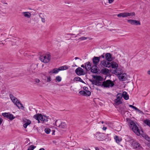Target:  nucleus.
Masks as SVG:
<instances>
[{"label": "nucleus", "mask_w": 150, "mask_h": 150, "mask_svg": "<svg viewBox=\"0 0 150 150\" xmlns=\"http://www.w3.org/2000/svg\"><path fill=\"white\" fill-rule=\"evenodd\" d=\"M129 127L138 136L140 135V131L134 122L132 120H130Z\"/></svg>", "instance_id": "f257e3e1"}, {"label": "nucleus", "mask_w": 150, "mask_h": 150, "mask_svg": "<svg viewBox=\"0 0 150 150\" xmlns=\"http://www.w3.org/2000/svg\"><path fill=\"white\" fill-rule=\"evenodd\" d=\"M131 144L133 149L135 150H143V148L140 143L136 140H133Z\"/></svg>", "instance_id": "f03ea898"}, {"label": "nucleus", "mask_w": 150, "mask_h": 150, "mask_svg": "<svg viewBox=\"0 0 150 150\" xmlns=\"http://www.w3.org/2000/svg\"><path fill=\"white\" fill-rule=\"evenodd\" d=\"M114 81L110 80H107L102 82V86L104 88H109L113 87L115 85Z\"/></svg>", "instance_id": "7ed1b4c3"}, {"label": "nucleus", "mask_w": 150, "mask_h": 150, "mask_svg": "<svg viewBox=\"0 0 150 150\" xmlns=\"http://www.w3.org/2000/svg\"><path fill=\"white\" fill-rule=\"evenodd\" d=\"M86 71H89L91 70V72L93 73L97 74H99L100 70L98 68L97 66H94V65L92 66V67L86 68Z\"/></svg>", "instance_id": "20e7f679"}, {"label": "nucleus", "mask_w": 150, "mask_h": 150, "mask_svg": "<svg viewBox=\"0 0 150 150\" xmlns=\"http://www.w3.org/2000/svg\"><path fill=\"white\" fill-rule=\"evenodd\" d=\"M50 55L49 54L46 55L40 56V60L45 63H47L49 62L50 60Z\"/></svg>", "instance_id": "39448f33"}, {"label": "nucleus", "mask_w": 150, "mask_h": 150, "mask_svg": "<svg viewBox=\"0 0 150 150\" xmlns=\"http://www.w3.org/2000/svg\"><path fill=\"white\" fill-rule=\"evenodd\" d=\"M88 88L87 87L84 86L83 87V89L85 91H81L79 92V93L81 95L84 96H89L91 94V92L88 91Z\"/></svg>", "instance_id": "423d86ee"}, {"label": "nucleus", "mask_w": 150, "mask_h": 150, "mask_svg": "<svg viewBox=\"0 0 150 150\" xmlns=\"http://www.w3.org/2000/svg\"><path fill=\"white\" fill-rule=\"evenodd\" d=\"M122 97V94L120 93H118L117 95V98L114 100L116 105H119L122 103V101L120 100Z\"/></svg>", "instance_id": "0eeeda50"}, {"label": "nucleus", "mask_w": 150, "mask_h": 150, "mask_svg": "<svg viewBox=\"0 0 150 150\" xmlns=\"http://www.w3.org/2000/svg\"><path fill=\"white\" fill-rule=\"evenodd\" d=\"M2 115L4 117L9 119L11 120H12L15 118V117L13 116V115L8 113H2Z\"/></svg>", "instance_id": "6e6552de"}, {"label": "nucleus", "mask_w": 150, "mask_h": 150, "mask_svg": "<svg viewBox=\"0 0 150 150\" xmlns=\"http://www.w3.org/2000/svg\"><path fill=\"white\" fill-rule=\"evenodd\" d=\"M105 134L103 133H97L95 134V136L98 140H102L105 138Z\"/></svg>", "instance_id": "1a4fd4ad"}, {"label": "nucleus", "mask_w": 150, "mask_h": 150, "mask_svg": "<svg viewBox=\"0 0 150 150\" xmlns=\"http://www.w3.org/2000/svg\"><path fill=\"white\" fill-rule=\"evenodd\" d=\"M117 75L119 76V79L122 81H125L126 79L125 76L127 75V74L126 73L118 72Z\"/></svg>", "instance_id": "9d476101"}, {"label": "nucleus", "mask_w": 150, "mask_h": 150, "mask_svg": "<svg viewBox=\"0 0 150 150\" xmlns=\"http://www.w3.org/2000/svg\"><path fill=\"white\" fill-rule=\"evenodd\" d=\"M127 21L132 25H137L141 24L140 22L138 21L130 19L127 20Z\"/></svg>", "instance_id": "9b49d317"}, {"label": "nucleus", "mask_w": 150, "mask_h": 150, "mask_svg": "<svg viewBox=\"0 0 150 150\" xmlns=\"http://www.w3.org/2000/svg\"><path fill=\"white\" fill-rule=\"evenodd\" d=\"M75 71L76 73L78 76L83 75L85 74L83 69L80 67L77 68Z\"/></svg>", "instance_id": "f8f14e48"}, {"label": "nucleus", "mask_w": 150, "mask_h": 150, "mask_svg": "<svg viewBox=\"0 0 150 150\" xmlns=\"http://www.w3.org/2000/svg\"><path fill=\"white\" fill-rule=\"evenodd\" d=\"M100 57H94L93 58V63L94 66H97L100 61Z\"/></svg>", "instance_id": "ddd939ff"}, {"label": "nucleus", "mask_w": 150, "mask_h": 150, "mask_svg": "<svg viewBox=\"0 0 150 150\" xmlns=\"http://www.w3.org/2000/svg\"><path fill=\"white\" fill-rule=\"evenodd\" d=\"M23 122L25 123L24 124L23 126V127L26 128L27 126L31 123V121L29 120L25 119L23 120Z\"/></svg>", "instance_id": "4468645a"}, {"label": "nucleus", "mask_w": 150, "mask_h": 150, "mask_svg": "<svg viewBox=\"0 0 150 150\" xmlns=\"http://www.w3.org/2000/svg\"><path fill=\"white\" fill-rule=\"evenodd\" d=\"M92 76L94 79H95L97 81H101L104 80V79L101 76L93 75Z\"/></svg>", "instance_id": "2eb2a0df"}, {"label": "nucleus", "mask_w": 150, "mask_h": 150, "mask_svg": "<svg viewBox=\"0 0 150 150\" xmlns=\"http://www.w3.org/2000/svg\"><path fill=\"white\" fill-rule=\"evenodd\" d=\"M109 70L108 69L105 68L101 69L100 71V70L99 74L101 73L105 75L106 74H109Z\"/></svg>", "instance_id": "dca6fc26"}, {"label": "nucleus", "mask_w": 150, "mask_h": 150, "mask_svg": "<svg viewBox=\"0 0 150 150\" xmlns=\"http://www.w3.org/2000/svg\"><path fill=\"white\" fill-rule=\"evenodd\" d=\"M126 109V107L125 106H120L119 108V110L118 111L119 112H120L122 114H124L125 113V110Z\"/></svg>", "instance_id": "f3484780"}, {"label": "nucleus", "mask_w": 150, "mask_h": 150, "mask_svg": "<svg viewBox=\"0 0 150 150\" xmlns=\"http://www.w3.org/2000/svg\"><path fill=\"white\" fill-rule=\"evenodd\" d=\"M57 122V120H56L55 121V124L56 125V126L57 127H59L60 129H65L66 127V124L64 122L61 123V124L60 125H59L58 126L56 124Z\"/></svg>", "instance_id": "a211bd4d"}, {"label": "nucleus", "mask_w": 150, "mask_h": 150, "mask_svg": "<svg viewBox=\"0 0 150 150\" xmlns=\"http://www.w3.org/2000/svg\"><path fill=\"white\" fill-rule=\"evenodd\" d=\"M17 106L19 108H21L22 109H23L24 108V107L23 106L22 104L20 102V101L18 100H16V103H15Z\"/></svg>", "instance_id": "6ab92c4d"}, {"label": "nucleus", "mask_w": 150, "mask_h": 150, "mask_svg": "<svg viewBox=\"0 0 150 150\" xmlns=\"http://www.w3.org/2000/svg\"><path fill=\"white\" fill-rule=\"evenodd\" d=\"M106 60L108 62H110L112 60L111 56L110 53H107L105 55Z\"/></svg>", "instance_id": "aec40b11"}, {"label": "nucleus", "mask_w": 150, "mask_h": 150, "mask_svg": "<svg viewBox=\"0 0 150 150\" xmlns=\"http://www.w3.org/2000/svg\"><path fill=\"white\" fill-rule=\"evenodd\" d=\"M40 120L41 121H43L44 122L48 121V118L45 115L42 116L41 114H40Z\"/></svg>", "instance_id": "412c9836"}, {"label": "nucleus", "mask_w": 150, "mask_h": 150, "mask_svg": "<svg viewBox=\"0 0 150 150\" xmlns=\"http://www.w3.org/2000/svg\"><path fill=\"white\" fill-rule=\"evenodd\" d=\"M22 14L25 17L29 18L30 17L31 13L28 12H24L22 13Z\"/></svg>", "instance_id": "4be33fe9"}, {"label": "nucleus", "mask_w": 150, "mask_h": 150, "mask_svg": "<svg viewBox=\"0 0 150 150\" xmlns=\"http://www.w3.org/2000/svg\"><path fill=\"white\" fill-rule=\"evenodd\" d=\"M122 94V97L124 98L125 100H127L129 99V96L127 94V92L124 91L123 92Z\"/></svg>", "instance_id": "5701e85b"}, {"label": "nucleus", "mask_w": 150, "mask_h": 150, "mask_svg": "<svg viewBox=\"0 0 150 150\" xmlns=\"http://www.w3.org/2000/svg\"><path fill=\"white\" fill-rule=\"evenodd\" d=\"M117 16L119 17L125 18L127 17V12L121 13L117 15Z\"/></svg>", "instance_id": "b1692460"}, {"label": "nucleus", "mask_w": 150, "mask_h": 150, "mask_svg": "<svg viewBox=\"0 0 150 150\" xmlns=\"http://www.w3.org/2000/svg\"><path fill=\"white\" fill-rule=\"evenodd\" d=\"M60 70L59 69V68H55L49 71V73L51 74H57V73L59 71H60Z\"/></svg>", "instance_id": "393cba45"}, {"label": "nucleus", "mask_w": 150, "mask_h": 150, "mask_svg": "<svg viewBox=\"0 0 150 150\" xmlns=\"http://www.w3.org/2000/svg\"><path fill=\"white\" fill-rule=\"evenodd\" d=\"M111 67L112 68L116 69L118 67V65L115 62H112L111 63Z\"/></svg>", "instance_id": "a878e982"}, {"label": "nucleus", "mask_w": 150, "mask_h": 150, "mask_svg": "<svg viewBox=\"0 0 150 150\" xmlns=\"http://www.w3.org/2000/svg\"><path fill=\"white\" fill-rule=\"evenodd\" d=\"M73 81H79L83 83H85V82L80 77L78 76L75 77L73 79Z\"/></svg>", "instance_id": "bb28decb"}, {"label": "nucleus", "mask_w": 150, "mask_h": 150, "mask_svg": "<svg viewBox=\"0 0 150 150\" xmlns=\"http://www.w3.org/2000/svg\"><path fill=\"white\" fill-rule=\"evenodd\" d=\"M114 139L115 140L116 142L118 144L122 141V138L119 137L118 136L116 135L114 137Z\"/></svg>", "instance_id": "cd10ccee"}, {"label": "nucleus", "mask_w": 150, "mask_h": 150, "mask_svg": "<svg viewBox=\"0 0 150 150\" xmlns=\"http://www.w3.org/2000/svg\"><path fill=\"white\" fill-rule=\"evenodd\" d=\"M90 67L91 68L92 67V66H91V63H90V62H88L85 63V69H86V68H89Z\"/></svg>", "instance_id": "c85d7f7f"}, {"label": "nucleus", "mask_w": 150, "mask_h": 150, "mask_svg": "<svg viewBox=\"0 0 150 150\" xmlns=\"http://www.w3.org/2000/svg\"><path fill=\"white\" fill-rule=\"evenodd\" d=\"M40 114H37L33 116V117L37 120L40 119Z\"/></svg>", "instance_id": "c756f323"}, {"label": "nucleus", "mask_w": 150, "mask_h": 150, "mask_svg": "<svg viewBox=\"0 0 150 150\" xmlns=\"http://www.w3.org/2000/svg\"><path fill=\"white\" fill-rule=\"evenodd\" d=\"M59 68V69L60 70V71H62L68 69V67L66 66H64L60 67Z\"/></svg>", "instance_id": "7c9ffc66"}, {"label": "nucleus", "mask_w": 150, "mask_h": 150, "mask_svg": "<svg viewBox=\"0 0 150 150\" xmlns=\"http://www.w3.org/2000/svg\"><path fill=\"white\" fill-rule=\"evenodd\" d=\"M36 147L35 146L32 145L28 147L27 150H33Z\"/></svg>", "instance_id": "2f4dec72"}, {"label": "nucleus", "mask_w": 150, "mask_h": 150, "mask_svg": "<svg viewBox=\"0 0 150 150\" xmlns=\"http://www.w3.org/2000/svg\"><path fill=\"white\" fill-rule=\"evenodd\" d=\"M9 96L11 100H17V99L13 96V95L11 94H9Z\"/></svg>", "instance_id": "473e14b6"}, {"label": "nucleus", "mask_w": 150, "mask_h": 150, "mask_svg": "<svg viewBox=\"0 0 150 150\" xmlns=\"http://www.w3.org/2000/svg\"><path fill=\"white\" fill-rule=\"evenodd\" d=\"M144 123L150 127V120L148 119H146L144 121Z\"/></svg>", "instance_id": "72a5a7b5"}, {"label": "nucleus", "mask_w": 150, "mask_h": 150, "mask_svg": "<svg viewBox=\"0 0 150 150\" xmlns=\"http://www.w3.org/2000/svg\"><path fill=\"white\" fill-rule=\"evenodd\" d=\"M42 15V13H40L39 14V16L41 18L42 22L43 23H44L45 21V18H44V17H42L43 16H41V15Z\"/></svg>", "instance_id": "f704fd0d"}, {"label": "nucleus", "mask_w": 150, "mask_h": 150, "mask_svg": "<svg viewBox=\"0 0 150 150\" xmlns=\"http://www.w3.org/2000/svg\"><path fill=\"white\" fill-rule=\"evenodd\" d=\"M106 62L107 61L105 60H103L101 62L100 64L102 65V66L105 67Z\"/></svg>", "instance_id": "c9c22d12"}, {"label": "nucleus", "mask_w": 150, "mask_h": 150, "mask_svg": "<svg viewBox=\"0 0 150 150\" xmlns=\"http://www.w3.org/2000/svg\"><path fill=\"white\" fill-rule=\"evenodd\" d=\"M127 16H134L135 15V13L134 12L131 13L127 12Z\"/></svg>", "instance_id": "e433bc0d"}, {"label": "nucleus", "mask_w": 150, "mask_h": 150, "mask_svg": "<svg viewBox=\"0 0 150 150\" xmlns=\"http://www.w3.org/2000/svg\"><path fill=\"white\" fill-rule=\"evenodd\" d=\"M55 79L57 81L59 82L61 81L62 78L59 76H56Z\"/></svg>", "instance_id": "4c0bfd02"}, {"label": "nucleus", "mask_w": 150, "mask_h": 150, "mask_svg": "<svg viewBox=\"0 0 150 150\" xmlns=\"http://www.w3.org/2000/svg\"><path fill=\"white\" fill-rule=\"evenodd\" d=\"M95 85L98 86H102V83L98 81H97L96 83L95 84Z\"/></svg>", "instance_id": "58836bf2"}, {"label": "nucleus", "mask_w": 150, "mask_h": 150, "mask_svg": "<svg viewBox=\"0 0 150 150\" xmlns=\"http://www.w3.org/2000/svg\"><path fill=\"white\" fill-rule=\"evenodd\" d=\"M51 130L49 128H46L45 129V132L47 134H49L50 133Z\"/></svg>", "instance_id": "ea45409f"}, {"label": "nucleus", "mask_w": 150, "mask_h": 150, "mask_svg": "<svg viewBox=\"0 0 150 150\" xmlns=\"http://www.w3.org/2000/svg\"><path fill=\"white\" fill-rule=\"evenodd\" d=\"M109 62L107 60L106 64L105 67L109 68L111 67V63Z\"/></svg>", "instance_id": "a19ab883"}, {"label": "nucleus", "mask_w": 150, "mask_h": 150, "mask_svg": "<svg viewBox=\"0 0 150 150\" xmlns=\"http://www.w3.org/2000/svg\"><path fill=\"white\" fill-rule=\"evenodd\" d=\"M145 139L148 142H150V138L147 135L145 136Z\"/></svg>", "instance_id": "79ce46f5"}, {"label": "nucleus", "mask_w": 150, "mask_h": 150, "mask_svg": "<svg viewBox=\"0 0 150 150\" xmlns=\"http://www.w3.org/2000/svg\"><path fill=\"white\" fill-rule=\"evenodd\" d=\"M88 38V37H81L79 39L80 40H86Z\"/></svg>", "instance_id": "37998d69"}, {"label": "nucleus", "mask_w": 150, "mask_h": 150, "mask_svg": "<svg viewBox=\"0 0 150 150\" xmlns=\"http://www.w3.org/2000/svg\"><path fill=\"white\" fill-rule=\"evenodd\" d=\"M90 81L92 82V84H94L95 85L96 83H97V80H90Z\"/></svg>", "instance_id": "c03bdc74"}, {"label": "nucleus", "mask_w": 150, "mask_h": 150, "mask_svg": "<svg viewBox=\"0 0 150 150\" xmlns=\"http://www.w3.org/2000/svg\"><path fill=\"white\" fill-rule=\"evenodd\" d=\"M51 81V77L49 76L47 77V82H50Z\"/></svg>", "instance_id": "a18cd8bd"}, {"label": "nucleus", "mask_w": 150, "mask_h": 150, "mask_svg": "<svg viewBox=\"0 0 150 150\" xmlns=\"http://www.w3.org/2000/svg\"><path fill=\"white\" fill-rule=\"evenodd\" d=\"M129 106L130 107H131V108L134 109L135 110L136 109H137V107H135V106H133V105H129Z\"/></svg>", "instance_id": "49530a36"}, {"label": "nucleus", "mask_w": 150, "mask_h": 150, "mask_svg": "<svg viewBox=\"0 0 150 150\" xmlns=\"http://www.w3.org/2000/svg\"><path fill=\"white\" fill-rule=\"evenodd\" d=\"M105 75H106V76H105V79H103V80H104V81H105V80L106 79V77H107V76H109V77H110V76H111V75H110V72H109V74H106Z\"/></svg>", "instance_id": "de8ad7c7"}, {"label": "nucleus", "mask_w": 150, "mask_h": 150, "mask_svg": "<svg viewBox=\"0 0 150 150\" xmlns=\"http://www.w3.org/2000/svg\"><path fill=\"white\" fill-rule=\"evenodd\" d=\"M135 110L139 112V113H142L143 114H144V112H143L142 111L140 110H139V109H138L137 108V109H136Z\"/></svg>", "instance_id": "09e8293b"}, {"label": "nucleus", "mask_w": 150, "mask_h": 150, "mask_svg": "<svg viewBox=\"0 0 150 150\" xmlns=\"http://www.w3.org/2000/svg\"><path fill=\"white\" fill-rule=\"evenodd\" d=\"M118 72H117V70H115L113 71V72H112V73L113 74H116V75L117 74V75Z\"/></svg>", "instance_id": "8fccbe9b"}, {"label": "nucleus", "mask_w": 150, "mask_h": 150, "mask_svg": "<svg viewBox=\"0 0 150 150\" xmlns=\"http://www.w3.org/2000/svg\"><path fill=\"white\" fill-rule=\"evenodd\" d=\"M35 81L36 83H39L40 81L39 79H35Z\"/></svg>", "instance_id": "3c124183"}, {"label": "nucleus", "mask_w": 150, "mask_h": 150, "mask_svg": "<svg viewBox=\"0 0 150 150\" xmlns=\"http://www.w3.org/2000/svg\"><path fill=\"white\" fill-rule=\"evenodd\" d=\"M2 119L0 117V125H1L2 122H3Z\"/></svg>", "instance_id": "603ef678"}, {"label": "nucleus", "mask_w": 150, "mask_h": 150, "mask_svg": "<svg viewBox=\"0 0 150 150\" xmlns=\"http://www.w3.org/2000/svg\"><path fill=\"white\" fill-rule=\"evenodd\" d=\"M108 2L110 3H111L114 1V0H108Z\"/></svg>", "instance_id": "864d4df0"}, {"label": "nucleus", "mask_w": 150, "mask_h": 150, "mask_svg": "<svg viewBox=\"0 0 150 150\" xmlns=\"http://www.w3.org/2000/svg\"><path fill=\"white\" fill-rule=\"evenodd\" d=\"M74 59H75V60H76L77 59H79L81 61V59H80L79 58V57H75V58H74Z\"/></svg>", "instance_id": "5fc2aeb1"}, {"label": "nucleus", "mask_w": 150, "mask_h": 150, "mask_svg": "<svg viewBox=\"0 0 150 150\" xmlns=\"http://www.w3.org/2000/svg\"><path fill=\"white\" fill-rule=\"evenodd\" d=\"M106 129H107V127H104L103 128V129L104 130H105Z\"/></svg>", "instance_id": "6e6d98bb"}, {"label": "nucleus", "mask_w": 150, "mask_h": 150, "mask_svg": "<svg viewBox=\"0 0 150 150\" xmlns=\"http://www.w3.org/2000/svg\"><path fill=\"white\" fill-rule=\"evenodd\" d=\"M147 146L150 148V143H147Z\"/></svg>", "instance_id": "4d7b16f0"}, {"label": "nucleus", "mask_w": 150, "mask_h": 150, "mask_svg": "<svg viewBox=\"0 0 150 150\" xmlns=\"http://www.w3.org/2000/svg\"><path fill=\"white\" fill-rule=\"evenodd\" d=\"M95 149H96V150H100L97 147H96L95 148Z\"/></svg>", "instance_id": "13d9d810"}, {"label": "nucleus", "mask_w": 150, "mask_h": 150, "mask_svg": "<svg viewBox=\"0 0 150 150\" xmlns=\"http://www.w3.org/2000/svg\"><path fill=\"white\" fill-rule=\"evenodd\" d=\"M39 150H45V149L44 148H42L40 149Z\"/></svg>", "instance_id": "bf43d9fd"}, {"label": "nucleus", "mask_w": 150, "mask_h": 150, "mask_svg": "<svg viewBox=\"0 0 150 150\" xmlns=\"http://www.w3.org/2000/svg\"><path fill=\"white\" fill-rule=\"evenodd\" d=\"M81 67H82V68H85V66H84L83 64H82L81 65Z\"/></svg>", "instance_id": "052dcab7"}, {"label": "nucleus", "mask_w": 150, "mask_h": 150, "mask_svg": "<svg viewBox=\"0 0 150 150\" xmlns=\"http://www.w3.org/2000/svg\"><path fill=\"white\" fill-rule=\"evenodd\" d=\"M147 73L148 74L150 75V71L149 70L147 71Z\"/></svg>", "instance_id": "680f3d73"}, {"label": "nucleus", "mask_w": 150, "mask_h": 150, "mask_svg": "<svg viewBox=\"0 0 150 150\" xmlns=\"http://www.w3.org/2000/svg\"><path fill=\"white\" fill-rule=\"evenodd\" d=\"M12 100V101L13 102V103H16L15 101H16V100Z\"/></svg>", "instance_id": "e2e57ef3"}, {"label": "nucleus", "mask_w": 150, "mask_h": 150, "mask_svg": "<svg viewBox=\"0 0 150 150\" xmlns=\"http://www.w3.org/2000/svg\"><path fill=\"white\" fill-rule=\"evenodd\" d=\"M53 133L52 134H54V132H55V131L54 130H52Z\"/></svg>", "instance_id": "0e129e2a"}, {"label": "nucleus", "mask_w": 150, "mask_h": 150, "mask_svg": "<svg viewBox=\"0 0 150 150\" xmlns=\"http://www.w3.org/2000/svg\"><path fill=\"white\" fill-rule=\"evenodd\" d=\"M101 57L103 58H104V56L103 55H102L101 56Z\"/></svg>", "instance_id": "69168bd1"}, {"label": "nucleus", "mask_w": 150, "mask_h": 150, "mask_svg": "<svg viewBox=\"0 0 150 150\" xmlns=\"http://www.w3.org/2000/svg\"><path fill=\"white\" fill-rule=\"evenodd\" d=\"M40 119H39V120H37L38 121V123H39L40 122Z\"/></svg>", "instance_id": "338daca9"}, {"label": "nucleus", "mask_w": 150, "mask_h": 150, "mask_svg": "<svg viewBox=\"0 0 150 150\" xmlns=\"http://www.w3.org/2000/svg\"><path fill=\"white\" fill-rule=\"evenodd\" d=\"M70 35H74V34H72V33L70 34Z\"/></svg>", "instance_id": "774afa93"}]
</instances>
